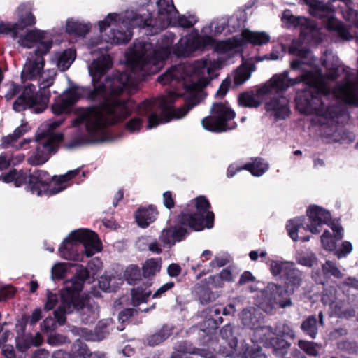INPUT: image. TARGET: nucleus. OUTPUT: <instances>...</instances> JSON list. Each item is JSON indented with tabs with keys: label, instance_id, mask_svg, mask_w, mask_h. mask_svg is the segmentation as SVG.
I'll return each mask as SVG.
<instances>
[{
	"label": "nucleus",
	"instance_id": "nucleus-1",
	"mask_svg": "<svg viewBox=\"0 0 358 358\" xmlns=\"http://www.w3.org/2000/svg\"><path fill=\"white\" fill-rule=\"evenodd\" d=\"M92 84V89L82 90L86 99L94 101L100 96H106L98 106L79 110L72 120L73 127L84 124L87 132V135L76 138L74 145L101 139L108 127L123 122L133 113L134 101L130 97L133 84L129 73L117 71L106 76L104 82Z\"/></svg>",
	"mask_w": 358,
	"mask_h": 358
},
{
	"label": "nucleus",
	"instance_id": "nucleus-2",
	"mask_svg": "<svg viewBox=\"0 0 358 358\" xmlns=\"http://www.w3.org/2000/svg\"><path fill=\"white\" fill-rule=\"evenodd\" d=\"M157 80L163 85L181 86L184 92H173L166 97L145 99L134 108L138 116L131 118L125 124L130 132H138L143 127V120L147 117V129L156 127L160 124L170 122L172 119H180L199 103V94L202 90L200 79L193 80L185 76L184 67L174 66L160 75Z\"/></svg>",
	"mask_w": 358,
	"mask_h": 358
},
{
	"label": "nucleus",
	"instance_id": "nucleus-3",
	"mask_svg": "<svg viewBox=\"0 0 358 358\" xmlns=\"http://www.w3.org/2000/svg\"><path fill=\"white\" fill-rule=\"evenodd\" d=\"M210 209L211 205L205 196H199L191 200L177 217V223L180 226L163 229L160 236L161 241L173 245L185 240L189 231L183 227L196 231L213 228L215 214Z\"/></svg>",
	"mask_w": 358,
	"mask_h": 358
},
{
	"label": "nucleus",
	"instance_id": "nucleus-4",
	"mask_svg": "<svg viewBox=\"0 0 358 358\" xmlns=\"http://www.w3.org/2000/svg\"><path fill=\"white\" fill-rule=\"evenodd\" d=\"M328 93L318 90H299L295 97L296 108L301 114L315 115L324 120L322 124H338L339 119L347 115L345 106L338 103L331 89L327 84Z\"/></svg>",
	"mask_w": 358,
	"mask_h": 358
},
{
	"label": "nucleus",
	"instance_id": "nucleus-5",
	"mask_svg": "<svg viewBox=\"0 0 358 358\" xmlns=\"http://www.w3.org/2000/svg\"><path fill=\"white\" fill-rule=\"evenodd\" d=\"M175 39V34L170 31L166 32L157 40V47L150 54L146 52L148 43L140 44L141 53L138 55L135 52L134 56L129 59L133 71L139 72L142 76L157 73L171 53L177 57L173 50L178 43L172 45Z\"/></svg>",
	"mask_w": 358,
	"mask_h": 358
},
{
	"label": "nucleus",
	"instance_id": "nucleus-6",
	"mask_svg": "<svg viewBox=\"0 0 358 358\" xmlns=\"http://www.w3.org/2000/svg\"><path fill=\"white\" fill-rule=\"evenodd\" d=\"M85 176V172L80 169L53 177H51L48 171L36 169L29 174L28 185L25 189L39 196H52L64 190L72 182L79 183Z\"/></svg>",
	"mask_w": 358,
	"mask_h": 358
},
{
	"label": "nucleus",
	"instance_id": "nucleus-7",
	"mask_svg": "<svg viewBox=\"0 0 358 358\" xmlns=\"http://www.w3.org/2000/svg\"><path fill=\"white\" fill-rule=\"evenodd\" d=\"M208 46H213L214 51L217 53L224 54L238 48L239 41L236 39L216 41L212 36H201L198 30L194 29L178 41L173 52L178 58H186Z\"/></svg>",
	"mask_w": 358,
	"mask_h": 358
},
{
	"label": "nucleus",
	"instance_id": "nucleus-8",
	"mask_svg": "<svg viewBox=\"0 0 358 358\" xmlns=\"http://www.w3.org/2000/svg\"><path fill=\"white\" fill-rule=\"evenodd\" d=\"M306 215L308 222L305 217L301 216L289 220L286 224L287 233L294 241L298 240L302 242L308 241L310 236L304 235V232L308 231L313 234H317L321 231L322 226L329 224L331 220L330 212L317 205L310 206L306 210Z\"/></svg>",
	"mask_w": 358,
	"mask_h": 358
},
{
	"label": "nucleus",
	"instance_id": "nucleus-9",
	"mask_svg": "<svg viewBox=\"0 0 358 358\" xmlns=\"http://www.w3.org/2000/svg\"><path fill=\"white\" fill-rule=\"evenodd\" d=\"M282 20L289 27H300L299 39L294 41L289 48V52L301 58H307L310 52L308 48L303 47L301 41L319 42L321 41L320 32L315 22L304 17L292 15L289 10L283 13Z\"/></svg>",
	"mask_w": 358,
	"mask_h": 358
},
{
	"label": "nucleus",
	"instance_id": "nucleus-10",
	"mask_svg": "<svg viewBox=\"0 0 358 358\" xmlns=\"http://www.w3.org/2000/svg\"><path fill=\"white\" fill-rule=\"evenodd\" d=\"M53 84L52 78L43 80L42 86L38 92H36V86L29 84L25 86L13 104V109L16 112L24 111L28 108L33 109L36 113L43 112L47 106L50 97V92L46 88Z\"/></svg>",
	"mask_w": 358,
	"mask_h": 358
},
{
	"label": "nucleus",
	"instance_id": "nucleus-11",
	"mask_svg": "<svg viewBox=\"0 0 358 358\" xmlns=\"http://www.w3.org/2000/svg\"><path fill=\"white\" fill-rule=\"evenodd\" d=\"M70 285H66L64 292L60 296V304L54 311V316L60 324L66 322V314L76 310L90 311V307L87 304V299L80 296L84 282L77 278L72 280Z\"/></svg>",
	"mask_w": 358,
	"mask_h": 358
},
{
	"label": "nucleus",
	"instance_id": "nucleus-12",
	"mask_svg": "<svg viewBox=\"0 0 358 358\" xmlns=\"http://www.w3.org/2000/svg\"><path fill=\"white\" fill-rule=\"evenodd\" d=\"M236 113L227 101L214 103L210 109V115L202 119L203 128L209 131L222 133L236 127L232 120Z\"/></svg>",
	"mask_w": 358,
	"mask_h": 358
},
{
	"label": "nucleus",
	"instance_id": "nucleus-13",
	"mask_svg": "<svg viewBox=\"0 0 358 358\" xmlns=\"http://www.w3.org/2000/svg\"><path fill=\"white\" fill-rule=\"evenodd\" d=\"M64 140L62 133L45 134H39L36 136L38 143L35 153L27 159V162L31 166H39L45 163L51 154L56 152L60 143Z\"/></svg>",
	"mask_w": 358,
	"mask_h": 358
},
{
	"label": "nucleus",
	"instance_id": "nucleus-14",
	"mask_svg": "<svg viewBox=\"0 0 358 358\" xmlns=\"http://www.w3.org/2000/svg\"><path fill=\"white\" fill-rule=\"evenodd\" d=\"M303 1L310 6V13L313 16L324 19L328 30L336 31L338 36L344 40H350L352 38L348 29L334 17L333 10L328 6L321 2L310 3L308 0Z\"/></svg>",
	"mask_w": 358,
	"mask_h": 358
},
{
	"label": "nucleus",
	"instance_id": "nucleus-15",
	"mask_svg": "<svg viewBox=\"0 0 358 358\" xmlns=\"http://www.w3.org/2000/svg\"><path fill=\"white\" fill-rule=\"evenodd\" d=\"M271 273L274 276L280 275L285 279L287 287L292 292L299 288L303 280V273L295 267L294 263L289 261H272Z\"/></svg>",
	"mask_w": 358,
	"mask_h": 358
},
{
	"label": "nucleus",
	"instance_id": "nucleus-16",
	"mask_svg": "<svg viewBox=\"0 0 358 358\" xmlns=\"http://www.w3.org/2000/svg\"><path fill=\"white\" fill-rule=\"evenodd\" d=\"M19 19L16 23L0 22V33L10 35L13 38L18 37L21 31L36 24V17L29 5L23 3L18 7Z\"/></svg>",
	"mask_w": 358,
	"mask_h": 358
},
{
	"label": "nucleus",
	"instance_id": "nucleus-17",
	"mask_svg": "<svg viewBox=\"0 0 358 358\" xmlns=\"http://www.w3.org/2000/svg\"><path fill=\"white\" fill-rule=\"evenodd\" d=\"M103 246L102 241L95 231L80 228L72 231L62 242L60 246Z\"/></svg>",
	"mask_w": 358,
	"mask_h": 358
},
{
	"label": "nucleus",
	"instance_id": "nucleus-18",
	"mask_svg": "<svg viewBox=\"0 0 358 358\" xmlns=\"http://www.w3.org/2000/svg\"><path fill=\"white\" fill-rule=\"evenodd\" d=\"M289 87L294 86L301 83L321 93H328L327 82L325 81L324 74L320 69L306 70L295 78L288 77Z\"/></svg>",
	"mask_w": 358,
	"mask_h": 358
},
{
	"label": "nucleus",
	"instance_id": "nucleus-19",
	"mask_svg": "<svg viewBox=\"0 0 358 358\" xmlns=\"http://www.w3.org/2000/svg\"><path fill=\"white\" fill-rule=\"evenodd\" d=\"M333 92L336 99L345 105L358 107V77L356 82L346 78L344 83L335 86Z\"/></svg>",
	"mask_w": 358,
	"mask_h": 358
},
{
	"label": "nucleus",
	"instance_id": "nucleus-20",
	"mask_svg": "<svg viewBox=\"0 0 358 358\" xmlns=\"http://www.w3.org/2000/svg\"><path fill=\"white\" fill-rule=\"evenodd\" d=\"M45 35V32L43 31L31 30L20 38L19 43L21 46L28 48L37 44L34 54H47L52 46V41L51 40L44 41Z\"/></svg>",
	"mask_w": 358,
	"mask_h": 358
},
{
	"label": "nucleus",
	"instance_id": "nucleus-21",
	"mask_svg": "<svg viewBox=\"0 0 358 358\" xmlns=\"http://www.w3.org/2000/svg\"><path fill=\"white\" fill-rule=\"evenodd\" d=\"M267 112H271L275 120H285L290 115L289 100L283 95L277 94L265 103Z\"/></svg>",
	"mask_w": 358,
	"mask_h": 358
},
{
	"label": "nucleus",
	"instance_id": "nucleus-22",
	"mask_svg": "<svg viewBox=\"0 0 358 358\" xmlns=\"http://www.w3.org/2000/svg\"><path fill=\"white\" fill-rule=\"evenodd\" d=\"M45 54H33L28 59L22 73V78L36 80L41 76L45 66L43 58Z\"/></svg>",
	"mask_w": 358,
	"mask_h": 358
},
{
	"label": "nucleus",
	"instance_id": "nucleus-23",
	"mask_svg": "<svg viewBox=\"0 0 358 358\" xmlns=\"http://www.w3.org/2000/svg\"><path fill=\"white\" fill-rule=\"evenodd\" d=\"M289 288L278 285H273L271 287L269 302L272 307L284 308L291 306L292 303L290 298L292 290Z\"/></svg>",
	"mask_w": 358,
	"mask_h": 358
},
{
	"label": "nucleus",
	"instance_id": "nucleus-24",
	"mask_svg": "<svg viewBox=\"0 0 358 358\" xmlns=\"http://www.w3.org/2000/svg\"><path fill=\"white\" fill-rule=\"evenodd\" d=\"M80 96L76 90H69L52 103V111L55 115H62L70 110L79 100Z\"/></svg>",
	"mask_w": 358,
	"mask_h": 358
},
{
	"label": "nucleus",
	"instance_id": "nucleus-25",
	"mask_svg": "<svg viewBox=\"0 0 358 358\" xmlns=\"http://www.w3.org/2000/svg\"><path fill=\"white\" fill-rule=\"evenodd\" d=\"M157 215L156 207L150 205L139 208L135 213V220L139 227L146 228L156 220Z\"/></svg>",
	"mask_w": 358,
	"mask_h": 358
},
{
	"label": "nucleus",
	"instance_id": "nucleus-26",
	"mask_svg": "<svg viewBox=\"0 0 358 358\" xmlns=\"http://www.w3.org/2000/svg\"><path fill=\"white\" fill-rule=\"evenodd\" d=\"M28 180L29 174L22 169H12L0 176V180L6 183L13 182L16 187H20L23 185H25L26 187L28 185Z\"/></svg>",
	"mask_w": 358,
	"mask_h": 358
},
{
	"label": "nucleus",
	"instance_id": "nucleus-27",
	"mask_svg": "<svg viewBox=\"0 0 358 358\" xmlns=\"http://www.w3.org/2000/svg\"><path fill=\"white\" fill-rule=\"evenodd\" d=\"M332 231L324 230L320 236L322 246H336L338 241L343 237V229L338 224H331Z\"/></svg>",
	"mask_w": 358,
	"mask_h": 358
},
{
	"label": "nucleus",
	"instance_id": "nucleus-28",
	"mask_svg": "<svg viewBox=\"0 0 358 358\" xmlns=\"http://www.w3.org/2000/svg\"><path fill=\"white\" fill-rule=\"evenodd\" d=\"M111 65L110 60L106 57L94 61L90 69L92 83H99Z\"/></svg>",
	"mask_w": 358,
	"mask_h": 358
},
{
	"label": "nucleus",
	"instance_id": "nucleus-29",
	"mask_svg": "<svg viewBox=\"0 0 358 358\" xmlns=\"http://www.w3.org/2000/svg\"><path fill=\"white\" fill-rule=\"evenodd\" d=\"M341 73L345 74L343 80L341 82L336 83L332 89H334L337 84L344 83L346 80V78H348V79L350 80H352L351 77L353 76V74L350 72V68L341 65H336L335 66L328 68L327 69L326 73L324 75L326 82V79L330 80L331 81L337 80L341 76Z\"/></svg>",
	"mask_w": 358,
	"mask_h": 358
},
{
	"label": "nucleus",
	"instance_id": "nucleus-30",
	"mask_svg": "<svg viewBox=\"0 0 358 358\" xmlns=\"http://www.w3.org/2000/svg\"><path fill=\"white\" fill-rule=\"evenodd\" d=\"M243 168L254 176H261L268 169V164L261 157H255L245 163Z\"/></svg>",
	"mask_w": 358,
	"mask_h": 358
},
{
	"label": "nucleus",
	"instance_id": "nucleus-31",
	"mask_svg": "<svg viewBox=\"0 0 358 358\" xmlns=\"http://www.w3.org/2000/svg\"><path fill=\"white\" fill-rule=\"evenodd\" d=\"M235 356L236 358H267L259 348L252 347L245 342L240 343Z\"/></svg>",
	"mask_w": 358,
	"mask_h": 358
},
{
	"label": "nucleus",
	"instance_id": "nucleus-32",
	"mask_svg": "<svg viewBox=\"0 0 358 358\" xmlns=\"http://www.w3.org/2000/svg\"><path fill=\"white\" fill-rule=\"evenodd\" d=\"M220 62L218 61H210L208 59H202L195 61L193 64V73L199 76L204 75L206 72L210 73L212 69H219Z\"/></svg>",
	"mask_w": 358,
	"mask_h": 358
},
{
	"label": "nucleus",
	"instance_id": "nucleus-33",
	"mask_svg": "<svg viewBox=\"0 0 358 358\" xmlns=\"http://www.w3.org/2000/svg\"><path fill=\"white\" fill-rule=\"evenodd\" d=\"M252 329L253 330L252 339L255 342L270 343L275 336L273 329L268 326H255Z\"/></svg>",
	"mask_w": 358,
	"mask_h": 358
},
{
	"label": "nucleus",
	"instance_id": "nucleus-34",
	"mask_svg": "<svg viewBox=\"0 0 358 358\" xmlns=\"http://www.w3.org/2000/svg\"><path fill=\"white\" fill-rule=\"evenodd\" d=\"M41 343V336L39 333H37L34 337L31 334L17 337L16 341L17 348L22 352H26L32 345L38 346Z\"/></svg>",
	"mask_w": 358,
	"mask_h": 358
},
{
	"label": "nucleus",
	"instance_id": "nucleus-35",
	"mask_svg": "<svg viewBox=\"0 0 358 358\" xmlns=\"http://www.w3.org/2000/svg\"><path fill=\"white\" fill-rule=\"evenodd\" d=\"M242 36L245 41L254 45H263L270 41V36L266 32H254L250 31H244Z\"/></svg>",
	"mask_w": 358,
	"mask_h": 358
},
{
	"label": "nucleus",
	"instance_id": "nucleus-36",
	"mask_svg": "<svg viewBox=\"0 0 358 358\" xmlns=\"http://www.w3.org/2000/svg\"><path fill=\"white\" fill-rule=\"evenodd\" d=\"M288 76L289 72L287 71H285L278 75H274L269 80L273 90H275L277 92H283L289 88Z\"/></svg>",
	"mask_w": 358,
	"mask_h": 358
},
{
	"label": "nucleus",
	"instance_id": "nucleus-37",
	"mask_svg": "<svg viewBox=\"0 0 358 358\" xmlns=\"http://www.w3.org/2000/svg\"><path fill=\"white\" fill-rule=\"evenodd\" d=\"M150 286V283L148 285L139 286L132 289L131 296L134 306H138L139 304L146 302L151 294Z\"/></svg>",
	"mask_w": 358,
	"mask_h": 358
},
{
	"label": "nucleus",
	"instance_id": "nucleus-38",
	"mask_svg": "<svg viewBox=\"0 0 358 358\" xmlns=\"http://www.w3.org/2000/svg\"><path fill=\"white\" fill-rule=\"evenodd\" d=\"M176 350L178 351L176 353H180V355H187V353L198 354L205 358H213V355L210 352L205 350L195 348L193 345L187 341H181L178 344Z\"/></svg>",
	"mask_w": 358,
	"mask_h": 358
},
{
	"label": "nucleus",
	"instance_id": "nucleus-39",
	"mask_svg": "<svg viewBox=\"0 0 358 358\" xmlns=\"http://www.w3.org/2000/svg\"><path fill=\"white\" fill-rule=\"evenodd\" d=\"M90 31V27L78 21L68 20L66 24V31L70 34L78 36H85Z\"/></svg>",
	"mask_w": 358,
	"mask_h": 358
},
{
	"label": "nucleus",
	"instance_id": "nucleus-40",
	"mask_svg": "<svg viewBox=\"0 0 358 358\" xmlns=\"http://www.w3.org/2000/svg\"><path fill=\"white\" fill-rule=\"evenodd\" d=\"M172 334V330L168 326H163L162 329L147 337V342L150 346L157 345L166 340Z\"/></svg>",
	"mask_w": 358,
	"mask_h": 358
},
{
	"label": "nucleus",
	"instance_id": "nucleus-41",
	"mask_svg": "<svg viewBox=\"0 0 358 358\" xmlns=\"http://www.w3.org/2000/svg\"><path fill=\"white\" fill-rule=\"evenodd\" d=\"M132 37L130 29L126 31H120L119 29H112L108 35V41L113 44H125L127 43Z\"/></svg>",
	"mask_w": 358,
	"mask_h": 358
},
{
	"label": "nucleus",
	"instance_id": "nucleus-42",
	"mask_svg": "<svg viewBox=\"0 0 358 358\" xmlns=\"http://www.w3.org/2000/svg\"><path fill=\"white\" fill-rule=\"evenodd\" d=\"M270 344L273 346V354L278 357L285 358L287 355L291 344L285 339L273 337Z\"/></svg>",
	"mask_w": 358,
	"mask_h": 358
},
{
	"label": "nucleus",
	"instance_id": "nucleus-43",
	"mask_svg": "<svg viewBox=\"0 0 358 358\" xmlns=\"http://www.w3.org/2000/svg\"><path fill=\"white\" fill-rule=\"evenodd\" d=\"M301 330L311 338H315L318 331V324L316 315H309L301 324Z\"/></svg>",
	"mask_w": 358,
	"mask_h": 358
},
{
	"label": "nucleus",
	"instance_id": "nucleus-44",
	"mask_svg": "<svg viewBox=\"0 0 358 358\" xmlns=\"http://www.w3.org/2000/svg\"><path fill=\"white\" fill-rule=\"evenodd\" d=\"M238 105L245 108H257L262 101L252 92H243L238 97Z\"/></svg>",
	"mask_w": 358,
	"mask_h": 358
},
{
	"label": "nucleus",
	"instance_id": "nucleus-45",
	"mask_svg": "<svg viewBox=\"0 0 358 358\" xmlns=\"http://www.w3.org/2000/svg\"><path fill=\"white\" fill-rule=\"evenodd\" d=\"M162 266L160 259H149L142 267L143 275L145 278L152 277L159 272Z\"/></svg>",
	"mask_w": 358,
	"mask_h": 358
},
{
	"label": "nucleus",
	"instance_id": "nucleus-46",
	"mask_svg": "<svg viewBox=\"0 0 358 358\" xmlns=\"http://www.w3.org/2000/svg\"><path fill=\"white\" fill-rule=\"evenodd\" d=\"M59 254L62 258L73 262L83 261L85 256L83 251H79L78 248H59Z\"/></svg>",
	"mask_w": 358,
	"mask_h": 358
},
{
	"label": "nucleus",
	"instance_id": "nucleus-47",
	"mask_svg": "<svg viewBox=\"0 0 358 358\" xmlns=\"http://www.w3.org/2000/svg\"><path fill=\"white\" fill-rule=\"evenodd\" d=\"M221 337L228 341V344L232 352L236 354V350L238 349V340L233 336V328L231 324H227L224 326L220 330Z\"/></svg>",
	"mask_w": 358,
	"mask_h": 358
},
{
	"label": "nucleus",
	"instance_id": "nucleus-48",
	"mask_svg": "<svg viewBox=\"0 0 358 358\" xmlns=\"http://www.w3.org/2000/svg\"><path fill=\"white\" fill-rule=\"evenodd\" d=\"M76 58V51L72 49L65 50L59 55L57 61L58 67L62 71H65L69 68Z\"/></svg>",
	"mask_w": 358,
	"mask_h": 358
},
{
	"label": "nucleus",
	"instance_id": "nucleus-49",
	"mask_svg": "<svg viewBox=\"0 0 358 358\" xmlns=\"http://www.w3.org/2000/svg\"><path fill=\"white\" fill-rule=\"evenodd\" d=\"M90 352L87 344L77 339L73 344L71 355L72 358H87Z\"/></svg>",
	"mask_w": 358,
	"mask_h": 358
},
{
	"label": "nucleus",
	"instance_id": "nucleus-50",
	"mask_svg": "<svg viewBox=\"0 0 358 358\" xmlns=\"http://www.w3.org/2000/svg\"><path fill=\"white\" fill-rule=\"evenodd\" d=\"M344 3V6L341 7V13L343 18L350 22H352L355 24V26H358L356 22L358 13L357 12L352 8V1L351 0H340Z\"/></svg>",
	"mask_w": 358,
	"mask_h": 358
},
{
	"label": "nucleus",
	"instance_id": "nucleus-51",
	"mask_svg": "<svg viewBox=\"0 0 358 358\" xmlns=\"http://www.w3.org/2000/svg\"><path fill=\"white\" fill-rule=\"evenodd\" d=\"M299 348L304 351L308 355L317 357L321 349V345L313 341L306 340H299L298 341Z\"/></svg>",
	"mask_w": 358,
	"mask_h": 358
},
{
	"label": "nucleus",
	"instance_id": "nucleus-52",
	"mask_svg": "<svg viewBox=\"0 0 358 358\" xmlns=\"http://www.w3.org/2000/svg\"><path fill=\"white\" fill-rule=\"evenodd\" d=\"M117 280L119 281L117 284L120 285H122L124 282V280L121 278H116L115 277H110L109 278H107L106 277H101L99 280V285L101 289L106 292H115L116 287L114 285L116 283Z\"/></svg>",
	"mask_w": 358,
	"mask_h": 358
},
{
	"label": "nucleus",
	"instance_id": "nucleus-53",
	"mask_svg": "<svg viewBox=\"0 0 358 358\" xmlns=\"http://www.w3.org/2000/svg\"><path fill=\"white\" fill-rule=\"evenodd\" d=\"M124 277L130 285H135L141 279V273L139 267L136 265L129 266L124 272Z\"/></svg>",
	"mask_w": 358,
	"mask_h": 358
},
{
	"label": "nucleus",
	"instance_id": "nucleus-54",
	"mask_svg": "<svg viewBox=\"0 0 358 358\" xmlns=\"http://www.w3.org/2000/svg\"><path fill=\"white\" fill-rule=\"evenodd\" d=\"M241 320L242 324L250 329H253L257 325V319L251 310L244 309L241 313Z\"/></svg>",
	"mask_w": 358,
	"mask_h": 358
},
{
	"label": "nucleus",
	"instance_id": "nucleus-55",
	"mask_svg": "<svg viewBox=\"0 0 358 358\" xmlns=\"http://www.w3.org/2000/svg\"><path fill=\"white\" fill-rule=\"evenodd\" d=\"M174 21L178 27L184 29L191 28L197 22V20L194 15L187 17L184 15H178L175 18Z\"/></svg>",
	"mask_w": 358,
	"mask_h": 358
},
{
	"label": "nucleus",
	"instance_id": "nucleus-56",
	"mask_svg": "<svg viewBox=\"0 0 358 358\" xmlns=\"http://www.w3.org/2000/svg\"><path fill=\"white\" fill-rule=\"evenodd\" d=\"M157 5L160 15H169L171 12L176 10L173 0H158Z\"/></svg>",
	"mask_w": 358,
	"mask_h": 358
},
{
	"label": "nucleus",
	"instance_id": "nucleus-57",
	"mask_svg": "<svg viewBox=\"0 0 358 358\" xmlns=\"http://www.w3.org/2000/svg\"><path fill=\"white\" fill-rule=\"evenodd\" d=\"M322 270L324 275L329 274L336 278H342L341 273L338 269L336 264L332 261L327 260L325 263L322 266Z\"/></svg>",
	"mask_w": 358,
	"mask_h": 358
},
{
	"label": "nucleus",
	"instance_id": "nucleus-58",
	"mask_svg": "<svg viewBox=\"0 0 358 358\" xmlns=\"http://www.w3.org/2000/svg\"><path fill=\"white\" fill-rule=\"evenodd\" d=\"M296 261L299 264L308 267H312L317 264V259L314 254H299L296 257Z\"/></svg>",
	"mask_w": 358,
	"mask_h": 358
},
{
	"label": "nucleus",
	"instance_id": "nucleus-59",
	"mask_svg": "<svg viewBox=\"0 0 358 358\" xmlns=\"http://www.w3.org/2000/svg\"><path fill=\"white\" fill-rule=\"evenodd\" d=\"M132 24L141 28L153 26V20L150 14H148L146 17L142 15L136 14L134 16Z\"/></svg>",
	"mask_w": 358,
	"mask_h": 358
},
{
	"label": "nucleus",
	"instance_id": "nucleus-60",
	"mask_svg": "<svg viewBox=\"0 0 358 358\" xmlns=\"http://www.w3.org/2000/svg\"><path fill=\"white\" fill-rule=\"evenodd\" d=\"M16 293V289L10 285L0 286V301H5L14 297Z\"/></svg>",
	"mask_w": 358,
	"mask_h": 358
},
{
	"label": "nucleus",
	"instance_id": "nucleus-61",
	"mask_svg": "<svg viewBox=\"0 0 358 358\" xmlns=\"http://www.w3.org/2000/svg\"><path fill=\"white\" fill-rule=\"evenodd\" d=\"M66 273V268L64 263H58L52 268V276L54 279L62 280L65 278Z\"/></svg>",
	"mask_w": 358,
	"mask_h": 358
},
{
	"label": "nucleus",
	"instance_id": "nucleus-62",
	"mask_svg": "<svg viewBox=\"0 0 358 358\" xmlns=\"http://www.w3.org/2000/svg\"><path fill=\"white\" fill-rule=\"evenodd\" d=\"M42 318V311L40 308H36L31 315H23L22 320L26 324L34 325Z\"/></svg>",
	"mask_w": 358,
	"mask_h": 358
},
{
	"label": "nucleus",
	"instance_id": "nucleus-63",
	"mask_svg": "<svg viewBox=\"0 0 358 358\" xmlns=\"http://www.w3.org/2000/svg\"><path fill=\"white\" fill-rule=\"evenodd\" d=\"M250 73L245 69H238L234 74V82L236 85H243L249 79Z\"/></svg>",
	"mask_w": 358,
	"mask_h": 358
},
{
	"label": "nucleus",
	"instance_id": "nucleus-64",
	"mask_svg": "<svg viewBox=\"0 0 358 358\" xmlns=\"http://www.w3.org/2000/svg\"><path fill=\"white\" fill-rule=\"evenodd\" d=\"M48 343L52 345H60L69 343V340L67 336L59 334L50 335L48 338Z\"/></svg>",
	"mask_w": 358,
	"mask_h": 358
}]
</instances>
